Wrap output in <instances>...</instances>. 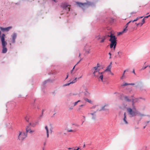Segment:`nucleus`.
I'll return each instance as SVG.
<instances>
[{
	"label": "nucleus",
	"mask_w": 150,
	"mask_h": 150,
	"mask_svg": "<svg viewBox=\"0 0 150 150\" xmlns=\"http://www.w3.org/2000/svg\"><path fill=\"white\" fill-rule=\"evenodd\" d=\"M106 106V105H105L103 107H102V108L100 110H98V106L97 105H94V106H92L91 108V109L96 108V110L93 112H92L89 113L88 114L89 116L90 117H91V119H93V120L95 119L96 117V112L98 111H100L101 110H105V109H104V108Z\"/></svg>",
	"instance_id": "f257e3e1"
},
{
	"label": "nucleus",
	"mask_w": 150,
	"mask_h": 150,
	"mask_svg": "<svg viewBox=\"0 0 150 150\" xmlns=\"http://www.w3.org/2000/svg\"><path fill=\"white\" fill-rule=\"evenodd\" d=\"M110 38L109 40L110 42V48H113L114 50H115L117 45V38L115 35L111 34L110 36H108Z\"/></svg>",
	"instance_id": "f03ea898"
},
{
	"label": "nucleus",
	"mask_w": 150,
	"mask_h": 150,
	"mask_svg": "<svg viewBox=\"0 0 150 150\" xmlns=\"http://www.w3.org/2000/svg\"><path fill=\"white\" fill-rule=\"evenodd\" d=\"M5 35L4 34L1 35V32H0V38L2 43L3 49L2 53H6L7 51V49L6 47V45L7 44V43L5 41Z\"/></svg>",
	"instance_id": "7ed1b4c3"
},
{
	"label": "nucleus",
	"mask_w": 150,
	"mask_h": 150,
	"mask_svg": "<svg viewBox=\"0 0 150 150\" xmlns=\"http://www.w3.org/2000/svg\"><path fill=\"white\" fill-rule=\"evenodd\" d=\"M98 64H97V65H98ZM99 66H98L97 67H95L93 68L91 71L93 72V74L94 76H97V74H98L99 72L100 69H98V68Z\"/></svg>",
	"instance_id": "20e7f679"
},
{
	"label": "nucleus",
	"mask_w": 150,
	"mask_h": 150,
	"mask_svg": "<svg viewBox=\"0 0 150 150\" xmlns=\"http://www.w3.org/2000/svg\"><path fill=\"white\" fill-rule=\"evenodd\" d=\"M27 136V134L24 132H19L18 136V139L20 140H23Z\"/></svg>",
	"instance_id": "39448f33"
},
{
	"label": "nucleus",
	"mask_w": 150,
	"mask_h": 150,
	"mask_svg": "<svg viewBox=\"0 0 150 150\" xmlns=\"http://www.w3.org/2000/svg\"><path fill=\"white\" fill-rule=\"evenodd\" d=\"M127 110L129 114L131 115L132 116L136 115L137 112V111L135 109H134V110H132V109L130 108H127Z\"/></svg>",
	"instance_id": "423d86ee"
},
{
	"label": "nucleus",
	"mask_w": 150,
	"mask_h": 150,
	"mask_svg": "<svg viewBox=\"0 0 150 150\" xmlns=\"http://www.w3.org/2000/svg\"><path fill=\"white\" fill-rule=\"evenodd\" d=\"M61 7L63 9H65L68 11H69L70 10V5H67L66 3H62L60 5Z\"/></svg>",
	"instance_id": "0eeeda50"
},
{
	"label": "nucleus",
	"mask_w": 150,
	"mask_h": 150,
	"mask_svg": "<svg viewBox=\"0 0 150 150\" xmlns=\"http://www.w3.org/2000/svg\"><path fill=\"white\" fill-rule=\"evenodd\" d=\"M105 73V71L100 72L97 74V76H95L97 78L99 81H103V74Z\"/></svg>",
	"instance_id": "6e6552de"
},
{
	"label": "nucleus",
	"mask_w": 150,
	"mask_h": 150,
	"mask_svg": "<svg viewBox=\"0 0 150 150\" xmlns=\"http://www.w3.org/2000/svg\"><path fill=\"white\" fill-rule=\"evenodd\" d=\"M91 49V46L89 45H86L85 47V50L86 53L87 54L90 53V51Z\"/></svg>",
	"instance_id": "1a4fd4ad"
},
{
	"label": "nucleus",
	"mask_w": 150,
	"mask_h": 150,
	"mask_svg": "<svg viewBox=\"0 0 150 150\" xmlns=\"http://www.w3.org/2000/svg\"><path fill=\"white\" fill-rule=\"evenodd\" d=\"M96 38H97V39L98 40H99L100 39H101V40L100 42V43L103 42H104L105 40L106 39V37L105 36H103L102 37H100L99 35Z\"/></svg>",
	"instance_id": "9d476101"
},
{
	"label": "nucleus",
	"mask_w": 150,
	"mask_h": 150,
	"mask_svg": "<svg viewBox=\"0 0 150 150\" xmlns=\"http://www.w3.org/2000/svg\"><path fill=\"white\" fill-rule=\"evenodd\" d=\"M76 3L77 5H78V6L80 7H84L87 5L89 4L87 3H79V2H76Z\"/></svg>",
	"instance_id": "9b49d317"
},
{
	"label": "nucleus",
	"mask_w": 150,
	"mask_h": 150,
	"mask_svg": "<svg viewBox=\"0 0 150 150\" xmlns=\"http://www.w3.org/2000/svg\"><path fill=\"white\" fill-rule=\"evenodd\" d=\"M12 28L11 27H9L6 28H3L2 27H0V29H1V30L3 31H8L9 30L11 29Z\"/></svg>",
	"instance_id": "f8f14e48"
},
{
	"label": "nucleus",
	"mask_w": 150,
	"mask_h": 150,
	"mask_svg": "<svg viewBox=\"0 0 150 150\" xmlns=\"http://www.w3.org/2000/svg\"><path fill=\"white\" fill-rule=\"evenodd\" d=\"M111 67H112V62H111L110 64L107 67L106 69L105 70V71H105H105H108L111 72Z\"/></svg>",
	"instance_id": "ddd939ff"
},
{
	"label": "nucleus",
	"mask_w": 150,
	"mask_h": 150,
	"mask_svg": "<svg viewBox=\"0 0 150 150\" xmlns=\"http://www.w3.org/2000/svg\"><path fill=\"white\" fill-rule=\"evenodd\" d=\"M34 131L30 129V128L29 126L27 127L26 128V132H29L30 133H32L34 132Z\"/></svg>",
	"instance_id": "4468645a"
},
{
	"label": "nucleus",
	"mask_w": 150,
	"mask_h": 150,
	"mask_svg": "<svg viewBox=\"0 0 150 150\" xmlns=\"http://www.w3.org/2000/svg\"><path fill=\"white\" fill-rule=\"evenodd\" d=\"M17 35L16 33H14L12 35V42L14 43L15 42V39L16 38Z\"/></svg>",
	"instance_id": "2eb2a0df"
},
{
	"label": "nucleus",
	"mask_w": 150,
	"mask_h": 150,
	"mask_svg": "<svg viewBox=\"0 0 150 150\" xmlns=\"http://www.w3.org/2000/svg\"><path fill=\"white\" fill-rule=\"evenodd\" d=\"M132 22V21H129V22L125 26V28L123 29L124 32H127V30H128V29H127V28L128 26V24Z\"/></svg>",
	"instance_id": "dca6fc26"
},
{
	"label": "nucleus",
	"mask_w": 150,
	"mask_h": 150,
	"mask_svg": "<svg viewBox=\"0 0 150 150\" xmlns=\"http://www.w3.org/2000/svg\"><path fill=\"white\" fill-rule=\"evenodd\" d=\"M45 129H46V133H47V138H48L49 137V128L47 126H45Z\"/></svg>",
	"instance_id": "f3484780"
},
{
	"label": "nucleus",
	"mask_w": 150,
	"mask_h": 150,
	"mask_svg": "<svg viewBox=\"0 0 150 150\" xmlns=\"http://www.w3.org/2000/svg\"><path fill=\"white\" fill-rule=\"evenodd\" d=\"M77 79L76 78L73 81H72V82H70V83H68L67 84H65V86H68L71 83H75L76 81V79Z\"/></svg>",
	"instance_id": "a211bd4d"
},
{
	"label": "nucleus",
	"mask_w": 150,
	"mask_h": 150,
	"mask_svg": "<svg viewBox=\"0 0 150 150\" xmlns=\"http://www.w3.org/2000/svg\"><path fill=\"white\" fill-rule=\"evenodd\" d=\"M143 18L142 16L141 17H137L136 19L132 21H132V22H134L135 21H137L138 20H139V19L142 18Z\"/></svg>",
	"instance_id": "6ab92c4d"
},
{
	"label": "nucleus",
	"mask_w": 150,
	"mask_h": 150,
	"mask_svg": "<svg viewBox=\"0 0 150 150\" xmlns=\"http://www.w3.org/2000/svg\"><path fill=\"white\" fill-rule=\"evenodd\" d=\"M124 117L123 119L124 121L125 122V123L126 124H127L128 123L127 122L126 120V113L125 112L124 114Z\"/></svg>",
	"instance_id": "aec40b11"
},
{
	"label": "nucleus",
	"mask_w": 150,
	"mask_h": 150,
	"mask_svg": "<svg viewBox=\"0 0 150 150\" xmlns=\"http://www.w3.org/2000/svg\"><path fill=\"white\" fill-rule=\"evenodd\" d=\"M83 99H84V100H85L86 102H87L89 103H92V101L91 100H89L87 98H84Z\"/></svg>",
	"instance_id": "412c9836"
},
{
	"label": "nucleus",
	"mask_w": 150,
	"mask_h": 150,
	"mask_svg": "<svg viewBox=\"0 0 150 150\" xmlns=\"http://www.w3.org/2000/svg\"><path fill=\"white\" fill-rule=\"evenodd\" d=\"M129 71L128 69H126L124 71L122 76L121 77V79H123V77L124 76H125V72H126V71Z\"/></svg>",
	"instance_id": "4be33fe9"
},
{
	"label": "nucleus",
	"mask_w": 150,
	"mask_h": 150,
	"mask_svg": "<svg viewBox=\"0 0 150 150\" xmlns=\"http://www.w3.org/2000/svg\"><path fill=\"white\" fill-rule=\"evenodd\" d=\"M124 99H125V100L126 101H128V102H129V101H131V100L130 99H129L128 97H127V96H125L124 97Z\"/></svg>",
	"instance_id": "5701e85b"
},
{
	"label": "nucleus",
	"mask_w": 150,
	"mask_h": 150,
	"mask_svg": "<svg viewBox=\"0 0 150 150\" xmlns=\"http://www.w3.org/2000/svg\"><path fill=\"white\" fill-rule=\"evenodd\" d=\"M134 85V83H130V84H128L127 83H125L124 84H122V86H127V85Z\"/></svg>",
	"instance_id": "b1692460"
},
{
	"label": "nucleus",
	"mask_w": 150,
	"mask_h": 150,
	"mask_svg": "<svg viewBox=\"0 0 150 150\" xmlns=\"http://www.w3.org/2000/svg\"><path fill=\"white\" fill-rule=\"evenodd\" d=\"M25 119L26 120V121L27 122H28L29 120V116L28 115H26L25 117Z\"/></svg>",
	"instance_id": "393cba45"
},
{
	"label": "nucleus",
	"mask_w": 150,
	"mask_h": 150,
	"mask_svg": "<svg viewBox=\"0 0 150 150\" xmlns=\"http://www.w3.org/2000/svg\"><path fill=\"white\" fill-rule=\"evenodd\" d=\"M126 33V32H124V30H123L121 32H119L118 33V35H122V34L124 33Z\"/></svg>",
	"instance_id": "a878e982"
},
{
	"label": "nucleus",
	"mask_w": 150,
	"mask_h": 150,
	"mask_svg": "<svg viewBox=\"0 0 150 150\" xmlns=\"http://www.w3.org/2000/svg\"><path fill=\"white\" fill-rule=\"evenodd\" d=\"M138 101V99L137 98H135L134 99H133L132 100V102L133 103V104L135 102H137Z\"/></svg>",
	"instance_id": "bb28decb"
},
{
	"label": "nucleus",
	"mask_w": 150,
	"mask_h": 150,
	"mask_svg": "<svg viewBox=\"0 0 150 150\" xmlns=\"http://www.w3.org/2000/svg\"><path fill=\"white\" fill-rule=\"evenodd\" d=\"M80 100H78L77 101V102H75V103H74V106H75V105H76L77 104V103H78L79 102H80Z\"/></svg>",
	"instance_id": "cd10ccee"
},
{
	"label": "nucleus",
	"mask_w": 150,
	"mask_h": 150,
	"mask_svg": "<svg viewBox=\"0 0 150 150\" xmlns=\"http://www.w3.org/2000/svg\"><path fill=\"white\" fill-rule=\"evenodd\" d=\"M52 129H53V128L52 127H51L49 129V131H50V133H51L52 132Z\"/></svg>",
	"instance_id": "c85d7f7f"
},
{
	"label": "nucleus",
	"mask_w": 150,
	"mask_h": 150,
	"mask_svg": "<svg viewBox=\"0 0 150 150\" xmlns=\"http://www.w3.org/2000/svg\"><path fill=\"white\" fill-rule=\"evenodd\" d=\"M67 132H74V131L73 130H72L71 129H67Z\"/></svg>",
	"instance_id": "c756f323"
},
{
	"label": "nucleus",
	"mask_w": 150,
	"mask_h": 150,
	"mask_svg": "<svg viewBox=\"0 0 150 150\" xmlns=\"http://www.w3.org/2000/svg\"><path fill=\"white\" fill-rule=\"evenodd\" d=\"M143 24H142V23H139L137 24V26L140 25V26H142Z\"/></svg>",
	"instance_id": "7c9ffc66"
},
{
	"label": "nucleus",
	"mask_w": 150,
	"mask_h": 150,
	"mask_svg": "<svg viewBox=\"0 0 150 150\" xmlns=\"http://www.w3.org/2000/svg\"><path fill=\"white\" fill-rule=\"evenodd\" d=\"M145 23V19L143 18L142 20L141 23H142V24H144Z\"/></svg>",
	"instance_id": "2f4dec72"
},
{
	"label": "nucleus",
	"mask_w": 150,
	"mask_h": 150,
	"mask_svg": "<svg viewBox=\"0 0 150 150\" xmlns=\"http://www.w3.org/2000/svg\"><path fill=\"white\" fill-rule=\"evenodd\" d=\"M76 65H75L73 67V69L72 70H71V74H72L73 73V70L74 69V68H75V66Z\"/></svg>",
	"instance_id": "473e14b6"
},
{
	"label": "nucleus",
	"mask_w": 150,
	"mask_h": 150,
	"mask_svg": "<svg viewBox=\"0 0 150 150\" xmlns=\"http://www.w3.org/2000/svg\"><path fill=\"white\" fill-rule=\"evenodd\" d=\"M148 67V66H145V67H143L142 68V70H144V69H146V67Z\"/></svg>",
	"instance_id": "72a5a7b5"
},
{
	"label": "nucleus",
	"mask_w": 150,
	"mask_h": 150,
	"mask_svg": "<svg viewBox=\"0 0 150 150\" xmlns=\"http://www.w3.org/2000/svg\"><path fill=\"white\" fill-rule=\"evenodd\" d=\"M109 54L110 55V59L111 58V54L109 52Z\"/></svg>",
	"instance_id": "f704fd0d"
},
{
	"label": "nucleus",
	"mask_w": 150,
	"mask_h": 150,
	"mask_svg": "<svg viewBox=\"0 0 150 150\" xmlns=\"http://www.w3.org/2000/svg\"><path fill=\"white\" fill-rule=\"evenodd\" d=\"M43 111H42V115L40 116V118H41L42 117V115H43Z\"/></svg>",
	"instance_id": "c9c22d12"
},
{
	"label": "nucleus",
	"mask_w": 150,
	"mask_h": 150,
	"mask_svg": "<svg viewBox=\"0 0 150 150\" xmlns=\"http://www.w3.org/2000/svg\"><path fill=\"white\" fill-rule=\"evenodd\" d=\"M148 17H149L148 16H145V17L144 18V19H145V18H148Z\"/></svg>",
	"instance_id": "e433bc0d"
},
{
	"label": "nucleus",
	"mask_w": 150,
	"mask_h": 150,
	"mask_svg": "<svg viewBox=\"0 0 150 150\" xmlns=\"http://www.w3.org/2000/svg\"><path fill=\"white\" fill-rule=\"evenodd\" d=\"M118 53V54H122V52H120V51H119V52H118V53Z\"/></svg>",
	"instance_id": "4c0bfd02"
},
{
	"label": "nucleus",
	"mask_w": 150,
	"mask_h": 150,
	"mask_svg": "<svg viewBox=\"0 0 150 150\" xmlns=\"http://www.w3.org/2000/svg\"><path fill=\"white\" fill-rule=\"evenodd\" d=\"M82 59H80V61H79V62L77 63V64H77H78L79 62H80L81 60H82Z\"/></svg>",
	"instance_id": "58836bf2"
},
{
	"label": "nucleus",
	"mask_w": 150,
	"mask_h": 150,
	"mask_svg": "<svg viewBox=\"0 0 150 150\" xmlns=\"http://www.w3.org/2000/svg\"><path fill=\"white\" fill-rule=\"evenodd\" d=\"M136 13V12H134V13L132 12V13H131V14H133L134 13Z\"/></svg>",
	"instance_id": "ea45409f"
},
{
	"label": "nucleus",
	"mask_w": 150,
	"mask_h": 150,
	"mask_svg": "<svg viewBox=\"0 0 150 150\" xmlns=\"http://www.w3.org/2000/svg\"><path fill=\"white\" fill-rule=\"evenodd\" d=\"M132 72H133V73H134V74H135V71H134V70H133Z\"/></svg>",
	"instance_id": "a19ab883"
},
{
	"label": "nucleus",
	"mask_w": 150,
	"mask_h": 150,
	"mask_svg": "<svg viewBox=\"0 0 150 150\" xmlns=\"http://www.w3.org/2000/svg\"><path fill=\"white\" fill-rule=\"evenodd\" d=\"M84 106V105H81L80 106V107H82Z\"/></svg>",
	"instance_id": "79ce46f5"
},
{
	"label": "nucleus",
	"mask_w": 150,
	"mask_h": 150,
	"mask_svg": "<svg viewBox=\"0 0 150 150\" xmlns=\"http://www.w3.org/2000/svg\"><path fill=\"white\" fill-rule=\"evenodd\" d=\"M82 77V75L80 77H79L78 78V79H79L80 78H81Z\"/></svg>",
	"instance_id": "37998d69"
},
{
	"label": "nucleus",
	"mask_w": 150,
	"mask_h": 150,
	"mask_svg": "<svg viewBox=\"0 0 150 150\" xmlns=\"http://www.w3.org/2000/svg\"><path fill=\"white\" fill-rule=\"evenodd\" d=\"M110 72L111 73V74L112 75H114V74H113V73H112L111 72Z\"/></svg>",
	"instance_id": "c03bdc74"
},
{
	"label": "nucleus",
	"mask_w": 150,
	"mask_h": 150,
	"mask_svg": "<svg viewBox=\"0 0 150 150\" xmlns=\"http://www.w3.org/2000/svg\"><path fill=\"white\" fill-rule=\"evenodd\" d=\"M79 148H77V149H75V150H79Z\"/></svg>",
	"instance_id": "a18cd8bd"
},
{
	"label": "nucleus",
	"mask_w": 150,
	"mask_h": 150,
	"mask_svg": "<svg viewBox=\"0 0 150 150\" xmlns=\"http://www.w3.org/2000/svg\"><path fill=\"white\" fill-rule=\"evenodd\" d=\"M85 146V144H84L83 145V147H84Z\"/></svg>",
	"instance_id": "49530a36"
},
{
	"label": "nucleus",
	"mask_w": 150,
	"mask_h": 150,
	"mask_svg": "<svg viewBox=\"0 0 150 150\" xmlns=\"http://www.w3.org/2000/svg\"><path fill=\"white\" fill-rule=\"evenodd\" d=\"M145 127H146V126H144V128H143L144 129V128H145Z\"/></svg>",
	"instance_id": "de8ad7c7"
},
{
	"label": "nucleus",
	"mask_w": 150,
	"mask_h": 150,
	"mask_svg": "<svg viewBox=\"0 0 150 150\" xmlns=\"http://www.w3.org/2000/svg\"><path fill=\"white\" fill-rule=\"evenodd\" d=\"M80 55H81V54H80H80H79V57H80Z\"/></svg>",
	"instance_id": "09e8293b"
},
{
	"label": "nucleus",
	"mask_w": 150,
	"mask_h": 150,
	"mask_svg": "<svg viewBox=\"0 0 150 150\" xmlns=\"http://www.w3.org/2000/svg\"><path fill=\"white\" fill-rule=\"evenodd\" d=\"M71 149V148H68L69 149Z\"/></svg>",
	"instance_id": "8fccbe9b"
},
{
	"label": "nucleus",
	"mask_w": 150,
	"mask_h": 150,
	"mask_svg": "<svg viewBox=\"0 0 150 150\" xmlns=\"http://www.w3.org/2000/svg\"><path fill=\"white\" fill-rule=\"evenodd\" d=\"M68 75H67V77L66 79H67V78H68Z\"/></svg>",
	"instance_id": "3c124183"
},
{
	"label": "nucleus",
	"mask_w": 150,
	"mask_h": 150,
	"mask_svg": "<svg viewBox=\"0 0 150 150\" xmlns=\"http://www.w3.org/2000/svg\"><path fill=\"white\" fill-rule=\"evenodd\" d=\"M54 2H56V1H55V0H54Z\"/></svg>",
	"instance_id": "603ef678"
},
{
	"label": "nucleus",
	"mask_w": 150,
	"mask_h": 150,
	"mask_svg": "<svg viewBox=\"0 0 150 150\" xmlns=\"http://www.w3.org/2000/svg\"><path fill=\"white\" fill-rule=\"evenodd\" d=\"M148 16V17H150V15H149Z\"/></svg>",
	"instance_id": "864d4df0"
},
{
	"label": "nucleus",
	"mask_w": 150,
	"mask_h": 150,
	"mask_svg": "<svg viewBox=\"0 0 150 150\" xmlns=\"http://www.w3.org/2000/svg\"><path fill=\"white\" fill-rule=\"evenodd\" d=\"M135 24H136V25L137 26V23H136Z\"/></svg>",
	"instance_id": "5fc2aeb1"
},
{
	"label": "nucleus",
	"mask_w": 150,
	"mask_h": 150,
	"mask_svg": "<svg viewBox=\"0 0 150 150\" xmlns=\"http://www.w3.org/2000/svg\"><path fill=\"white\" fill-rule=\"evenodd\" d=\"M141 116H144V115H142Z\"/></svg>",
	"instance_id": "6e6d98bb"
},
{
	"label": "nucleus",
	"mask_w": 150,
	"mask_h": 150,
	"mask_svg": "<svg viewBox=\"0 0 150 150\" xmlns=\"http://www.w3.org/2000/svg\"><path fill=\"white\" fill-rule=\"evenodd\" d=\"M148 67H150V65Z\"/></svg>",
	"instance_id": "4d7b16f0"
},
{
	"label": "nucleus",
	"mask_w": 150,
	"mask_h": 150,
	"mask_svg": "<svg viewBox=\"0 0 150 150\" xmlns=\"http://www.w3.org/2000/svg\"><path fill=\"white\" fill-rule=\"evenodd\" d=\"M150 72V71H149Z\"/></svg>",
	"instance_id": "13d9d810"
}]
</instances>
